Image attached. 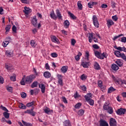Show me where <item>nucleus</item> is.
<instances>
[{"label":"nucleus","mask_w":126,"mask_h":126,"mask_svg":"<svg viewBox=\"0 0 126 126\" xmlns=\"http://www.w3.org/2000/svg\"><path fill=\"white\" fill-rule=\"evenodd\" d=\"M117 83L120 84V85H123V84H126V81L122 80V79L119 78L118 81H117Z\"/></svg>","instance_id":"a878e982"},{"label":"nucleus","mask_w":126,"mask_h":126,"mask_svg":"<svg viewBox=\"0 0 126 126\" xmlns=\"http://www.w3.org/2000/svg\"><path fill=\"white\" fill-rule=\"evenodd\" d=\"M94 37H95L94 36V33L92 32L90 33L89 36V42H90V43H92V41H93V38H94Z\"/></svg>","instance_id":"2eb2a0df"},{"label":"nucleus","mask_w":126,"mask_h":126,"mask_svg":"<svg viewBox=\"0 0 126 126\" xmlns=\"http://www.w3.org/2000/svg\"><path fill=\"white\" fill-rule=\"evenodd\" d=\"M126 112V109H124L122 108H121L120 109H119L116 113L117 115H119L120 116H122V115H125V113Z\"/></svg>","instance_id":"20e7f679"},{"label":"nucleus","mask_w":126,"mask_h":126,"mask_svg":"<svg viewBox=\"0 0 126 126\" xmlns=\"http://www.w3.org/2000/svg\"><path fill=\"white\" fill-rule=\"evenodd\" d=\"M114 54L116 57H118V58H121V56H122V54L121 53V52L119 51H115L114 52Z\"/></svg>","instance_id":"f704fd0d"},{"label":"nucleus","mask_w":126,"mask_h":126,"mask_svg":"<svg viewBox=\"0 0 126 126\" xmlns=\"http://www.w3.org/2000/svg\"><path fill=\"white\" fill-rule=\"evenodd\" d=\"M109 114H113V108L112 107H110L109 109L107 110Z\"/></svg>","instance_id":"6e6d98bb"},{"label":"nucleus","mask_w":126,"mask_h":126,"mask_svg":"<svg viewBox=\"0 0 126 126\" xmlns=\"http://www.w3.org/2000/svg\"><path fill=\"white\" fill-rule=\"evenodd\" d=\"M50 16L52 19H54V20H57L58 19V17L56 16V14L53 12L50 14Z\"/></svg>","instance_id":"c756f323"},{"label":"nucleus","mask_w":126,"mask_h":126,"mask_svg":"<svg viewBox=\"0 0 126 126\" xmlns=\"http://www.w3.org/2000/svg\"><path fill=\"white\" fill-rule=\"evenodd\" d=\"M19 108H20V109H22L23 110H26V105H24L22 103H20V105H19Z\"/></svg>","instance_id":"2f4dec72"},{"label":"nucleus","mask_w":126,"mask_h":126,"mask_svg":"<svg viewBox=\"0 0 126 126\" xmlns=\"http://www.w3.org/2000/svg\"><path fill=\"white\" fill-rule=\"evenodd\" d=\"M44 111L46 114L49 115V113H50V112H51V110H50V108H47L46 109H44Z\"/></svg>","instance_id":"603ef678"},{"label":"nucleus","mask_w":126,"mask_h":126,"mask_svg":"<svg viewBox=\"0 0 126 126\" xmlns=\"http://www.w3.org/2000/svg\"><path fill=\"white\" fill-rule=\"evenodd\" d=\"M9 115L10 114L8 113V112L5 111L3 113V116L5 119H9Z\"/></svg>","instance_id":"cd10ccee"},{"label":"nucleus","mask_w":126,"mask_h":126,"mask_svg":"<svg viewBox=\"0 0 126 126\" xmlns=\"http://www.w3.org/2000/svg\"><path fill=\"white\" fill-rule=\"evenodd\" d=\"M10 28H11V25H6V27H5V34H8V32H9L10 30Z\"/></svg>","instance_id":"f3484780"},{"label":"nucleus","mask_w":126,"mask_h":126,"mask_svg":"<svg viewBox=\"0 0 126 126\" xmlns=\"http://www.w3.org/2000/svg\"><path fill=\"white\" fill-rule=\"evenodd\" d=\"M112 19H113V20H114V21H117V20L118 19V16H117V15L113 16Z\"/></svg>","instance_id":"bf43d9fd"},{"label":"nucleus","mask_w":126,"mask_h":126,"mask_svg":"<svg viewBox=\"0 0 126 126\" xmlns=\"http://www.w3.org/2000/svg\"><path fill=\"white\" fill-rule=\"evenodd\" d=\"M96 4H97V2L91 1L88 3V5L90 8H92V6H94Z\"/></svg>","instance_id":"4be33fe9"},{"label":"nucleus","mask_w":126,"mask_h":126,"mask_svg":"<svg viewBox=\"0 0 126 126\" xmlns=\"http://www.w3.org/2000/svg\"><path fill=\"white\" fill-rule=\"evenodd\" d=\"M74 97L75 98H79V97H80V95L78 94V93L76 92V94L74 95Z\"/></svg>","instance_id":"680f3d73"},{"label":"nucleus","mask_w":126,"mask_h":126,"mask_svg":"<svg viewBox=\"0 0 126 126\" xmlns=\"http://www.w3.org/2000/svg\"><path fill=\"white\" fill-rule=\"evenodd\" d=\"M21 85H25V81L24 78H22L21 81Z\"/></svg>","instance_id":"774afa93"},{"label":"nucleus","mask_w":126,"mask_h":126,"mask_svg":"<svg viewBox=\"0 0 126 126\" xmlns=\"http://www.w3.org/2000/svg\"><path fill=\"white\" fill-rule=\"evenodd\" d=\"M82 55L81 52H79L78 54L75 57V59L77 62H78L80 60V57Z\"/></svg>","instance_id":"c85d7f7f"},{"label":"nucleus","mask_w":126,"mask_h":126,"mask_svg":"<svg viewBox=\"0 0 126 126\" xmlns=\"http://www.w3.org/2000/svg\"><path fill=\"white\" fill-rule=\"evenodd\" d=\"M88 102V103H89V104H90V105H91V106H93L94 105V100L92 99H91Z\"/></svg>","instance_id":"09e8293b"},{"label":"nucleus","mask_w":126,"mask_h":126,"mask_svg":"<svg viewBox=\"0 0 126 126\" xmlns=\"http://www.w3.org/2000/svg\"><path fill=\"white\" fill-rule=\"evenodd\" d=\"M63 125L64 126H71V124L69 120H67L63 122Z\"/></svg>","instance_id":"bb28decb"},{"label":"nucleus","mask_w":126,"mask_h":126,"mask_svg":"<svg viewBox=\"0 0 126 126\" xmlns=\"http://www.w3.org/2000/svg\"><path fill=\"white\" fill-rule=\"evenodd\" d=\"M93 47L94 48V49H95L96 50H98V49H99L100 48V47L99 46H98V45H97V44L93 45Z\"/></svg>","instance_id":"13d9d810"},{"label":"nucleus","mask_w":126,"mask_h":126,"mask_svg":"<svg viewBox=\"0 0 126 126\" xmlns=\"http://www.w3.org/2000/svg\"><path fill=\"white\" fill-rule=\"evenodd\" d=\"M36 78V75H30L29 76H27L26 78V82L28 84H30V83H32V81H33V79Z\"/></svg>","instance_id":"f257e3e1"},{"label":"nucleus","mask_w":126,"mask_h":126,"mask_svg":"<svg viewBox=\"0 0 126 126\" xmlns=\"http://www.w3.org/2000/svg\"><path fill=\"white\" fill-rule=\"evenodd\" d=\"M75 43H76V40H75V39H71V45L72 46H74V45H75Z\"/></svg>","instance_id":"052dcab7"},{"label":"nucleus","mask_w":126,"mask_h":126,"mask_svg":"<svg viewBox=\"0 0 126 126\" xmlns=\"http://www.w3.org/2000/svg\"><path fill=\"white\" fill-rule=\"evenodd\" d=\"M110 126H117V121L114 118H111L109 121Z\"/></svg>","instance_id":"423d86ee"},{"label":"nucleus","mask_w":126,"mask_h":126,"mask_svg":"<svg viewBox=\"0 0 126 126\" xmlns=\"http://www.w3.org/2000/svg\"><path fill=\"white\" fill-rule=\"evenodd\" d=\"M114 49H116V50H118V51H122V47H117V45L114 46Z\"/></svg>","instance_id":"338daca9"},{"label":"nucleus","mask_w":126,"mask_h":126,"mask_svg":"<svg viewBox=\"0 0 126 126\" xmlns=\"http://www.w3.org/2000/svg\"><path fill=\"white\" fill-rule=\"evenodd\" d=\"M62 99L63 103H65V104H67V100H66V98L64 96L62 97Z\"/></svg>","instance_id":"e2e57ef3"},{"label":"nucleus","mask_w":126,"mask_h":126,"mask_svg":"<svg viewBox=\"0 0 126 126\" xmlns=\"http://www.w3.org/2000/svg\"><path fill=\"white\" fill-rule=\"evenodd\" d=\"M10 79L11 81H16V75L15 74H13L12 76L10 77Z\"/></svg>","instance_id":"473e14b6"},{"label":"nucleus","mask_w":126,"mask_h":126,"mask_svg":"<svg viewBox=\"0 0 126 126\" xmlns=\"http://www.w3.org/2000/svg\"><path fill=\"white\" fill-rule=\"evenodd\" d=\"M107 24L108 28H110V27H111V26H112V25H114V24H115V23H114L113 22V20H108L107 21Z\"/></svg>","instance_id":"aec40b11"},{"label":"nucleus","mask_w":126,"mask_h":126,"mask_svg":"<svg viewBox=\"0 0 126 126\" xmlns=\"http://www.w3.org/2000/svg\"><path fill=\"white\" fill-rule=\"evenodd\" d=\"M81 105H82V104H81V103L78 102L75 105V109H79V108H80V107H81Z\"/></svg>","instance_id":"37998d69"},{"label":"nucleus","mask_w":126,"mask_h":126,"mask_svg":"<svg viewBox=\"0 0 126 126\" xmlns=\"http://www.w3.org/2000/svg\"><path fill=\"white\" fill-rule=\"evenodd\" d=\"M5 55L9 58H11L12 57V53H11L9 50L6 51Z\"/></svg>","instance_id":"72a5a7b5"},{"label":"nucleus","mask_w":126,"mask_h":126,"mask_svg":"<svg viewBox=\"0 0 126 126\" xmlns=\"http://www.w3.org/2000/svg\"><path fill=\"white\" fill-rule=\"evenodd\" d=\"M99 126H109V124L106 121L101 119L100 120Z\"/></svg>","instance_id":"6e6552de"},{"label":"nucleus","mask_w":126,"mask_h":126,"mask_svg":"<svg viewBox=\"0 0 126 126\" xmlns=\"http://www.w3.org/2000/svg\"><path fill=\"white\" fill-rule=\"evenodd\" d=\"M0 109L3 111H5V112H9L8 110H7V109H6L5 107H4L2 105H1Z\"/></svg>","instance_id":"864d4df0"},{"label":"nucleus","mask_w":126,"mask_h":126,"mask_svg":"<svg viewBox=\"0 0 126 126\" xmlns=\"http://www.w3.org/2000/svg\"><path fill=\"white\" fill-rule=\"evenodd\" d=\"M23 12L26 15V16L29 14H30L32 12V10L27 6L24 7V10H23Z\"/></svg>","instance_id":"39448f33"},{"label":"nucleus","mask_w":126,"mask_h":126,"mask_svg":"<svg viewBox=\"0 0 126 126\" xmlns=\"http://www.w3.org/2000/svg\"><path fill=\"white\" fill-rule=\"evenodd\" d=\"M36 16H33V18L32 19L31 22L32 24V25H33V26L34 27H37V18H36Z\"/></svg>","instance_id":"0eeeda50"},{"label":"nucleus","mask_w":126,"mask_h":126,"mask_svg":"<svg viewBox=\"0 0 126 126\" xmlns=\"http://www.w3.org/2000/svg\"><path fill=\"white\" fill-rule=\"evenodd\" d=\"M68 69V66H63L61 68V71L63 73H65L66 71H67V69Z\"/></svg>","instance_id":"6ab92c4d"},{"label":"nucleus","mask_w":126,"mask_h":126,"mask_svg":"<svg viewBox=\"0 0 126 126\" xmlns=\"http://www.w3.org/2000/svg\"><path fill=\"white\" fill-rule=\"evenodd\" d=\"M6 89L8 92H10V93H12L13 91V88L12 87H8L6 88Z\"/></svg>","instance_id":"49530a36"},{"label":"nucleus","mask_w":126,"mask_h":126,"mask_svg":"<svg viewBox=\"0 0 126 126\" xmlns=\"http://www.w3.org/2000/svg\"><path fill=\"white\" fill-rule=\"evenodd\" d=\"M35 104V101H32L31 102H29L27 104L26 106L27 107H31L32 106H33Z\"/></svg>","instance_id":"79ce46f5"},{"label":"nucleus","mask_w":126,"mask_h":126,"mask_svg":"<svg viewBox=\"0 0 126 126\" xmlns=\"http://www.w3.org/2000/svg\"><path fill=\"white\" fill-rule=\"evenodd\" d=\"M114 91H116V89L114 88V87H111L108 90V93H112V92H114Z\"/></svg>","instance_id":"c9c22d12"},{"label":"nucleus","mask_w":126,"mask_h":126,"mask_svg":"<svg viewBox=\"0 0 126 126\" xmlns=\"http://www.w3.org/2000/svg\"><path fill=\"white\" fill-rule=\"evenodd\" d=\"M25 113H26V114H29L30 115H31V116H32V117H35V116H36V112L31 111L30 109H28Z\"/></svg>","instance_id":"f8f14e48"},{"label":"nucleus","mask_w":126,"mask_h":126,"mask_svg":"<svg viewBox=\"0 0 126 126\" xmlns=\"http://www.w3.org/2000/svg\"><path fill=\"white\" fill-rule=\"evenodd\" d=\"M116 63L118 64L120 67L124 66V63H123V60L118 59L115 62Z\"/></svg>","instance_id":"9d476101"},{"label":"nucleus","mask_w":126,"mask_h":126,"mask_svg":"<svg viewBox=\"0 0 126 126\" xmlns=\"http://www.w3.org/2000/svg\"><path fill=\"white\" fill-rule=\"evenodd\" d=\"M86 78H87V76L85 75V74H83L81 75V79H82V80H85Z\"/></svg>","instance_id":"5fc2aeb1"},{"label":"nucleus","mask_w":126,"mask_h":126,"mask_svg":"<svg viewBox=\"0 0 126 126\" xmlns=\"http://www.w3.org/2000/svg\"><path fill=\"white\" fill-rule=\"evenodd\" d=\"M58 83L61 85V86H63V77L62 75H58Z\"/></svg>","instance_id":"9b49d317"},{"label":"nucleus","mask_w":126,"mask_h":126,"mask_svg":"<svg viewBox=\"0 0 126 126\" xmlns=\"http://www.w3.org/2000/svg\"><path fill=\"white\" fill-rule=\"evenodd\" d=\"M43 75L45 78H50L51 77V73L49 71H46L44 73Z\"/></svg>","instance_id":"5701e85b"},{"label":"nucleus","mask_w":126,"mask_h":126,"mask_svg":"<svg viewBox=\"0 0 126 126\" xmlns=\"http://www.w3.org/2000/svg\"><path fill=\"white\" fill-rule=\"evenodd\" d=\"M93 20L94 22V25L96 28H99V22L98 21V18L96 15H94L93 17Z\"/></svg>","instance_id":"7ed1b4c3"},{"label":"nucleus","mask_w":126,"mask_h":126,"mask_svg":"<svg viewBox=\"0 0 126 126\" xmlns=\"http://www.w3.org/2000/svg\"><path fill=\"white\" fill-rule=\"evenodd\" d=\"M31 45L32 47V48H35L37 44H36V42H35V41L32 40L31 41Z\"/></svg>","instance_id":"ea45409f"},{"label":"nucleus","mask_w":126,"mask_h":126,"mask_svg":"<svg viewBox=\"0 0 126 126\" xmlns=\"http://www.w3.org/2000/svg\"><path fill=\"white\" fill-rule=\"evenodd\" d=\"M10 41V37H6V39H5V43H6V45H8V44H9V41Z\"/></svg>","instance_id":"8fccbe9b"},{"label":"nucleus","mask_w":126,"mask_h":126,"mask_svg":"<svg viewBox=\"0 0 126 126\" xmlns=\"http://www.w3.org/2000/svg\"><path fill=\"white\" fill-rule=\"evenodd\" d=\"M121 42L123 43H126V37L125 36H123L121 38Z\"/></svg>","instance_id":"0e129e2a"},{"label":"nucleus","mask_w":126,"mask_h":126,"mask_svg":"<svg viewBox=\"0 0 126 126\" xmlns=\"http://www.w3.org/2000/svg\"><path fill=\"white\" fill-rule=\"evenodd\" d=\"M21 96L22 98H23V99H25V98H26V96H27V94H26V93L22 92L21 93Z\"/></svg>","instance_id":"c03bdc74"},{"label":"nucleus","mask_w":126,"mask_h":126,"mask_svg":"<svg viewBox=\"0 0 126 126\" xmlns=\"http://www.w3.org/2000/svg\"><path fill=\"white\" fill-rule=\"evenodd\" d=\"M64 26L65 28H68L69 27V22L68 20H65L64 22Z\"/></svg>","instance_id":"e433bc0d"},{"label":"nucleus","mask_w":126,"mask_h":126,"mask_svg":"<svg viewBox=\"0 0 126 126\" xmlns=\"http://www.w3.org/2000/svg\"><path fill=\"white\" fill-rule=\"evenodd\" d=\"M120 58H122L123 60H124V61L126 62V56L125 54L122 53L121 56H120Z\"/></svg>","instance_id":"de8ad7c7"},{"label":"nucleus","mask_w":126,"mask_h":126,"mask_svg":"<svg viewBox=\"0 0 126 126\" xmlns=\"http://www.w3.org/2000/svg\"><path fill=\"white\" fill-rule=\"evenodd\" d=\"M94 69H96V70H100V69H101V67H100V65L97 62L94 63Z\"/></svg>","instance_id":"393cba45"},{"label":"nucleus","mask_w":126,"mask_h":126,"mask_svg":"<svg viewBox=\"0 0 126 126\" xmlns=\"http://www.w3.org/2000/svg\"><path fill=\"white\" fill-rule=\"evenodd\" d=\"M97 84L98 86H99V87H100V88H102V87H103V82H102V81H98Z\"/></svg>","instance_id":"a18cd8bd"},{"label":"nucleus","mask_w":126,"mask_h":126,"mask_svg":"<svg viewBox=\"0 0 126 126\" xmlns=\"http://www.w3.org/2000/svg\"><path fill=\"white\" fill-rule=\"evenodd\" d=\"M51 56L52 58H57V57H58V54L56 53H53L51 54Z\"/></svg>","instance_id":"4d7b16f0"},{"label":"nucleus","mask_w":126,"mask_h":126,"mask_svg":"<svg viewBox=\"0 0 126 126\" xmlns=\"http://www.w3.org/2000/svg\"><path fill=\"white\" fill-rule=\"evenodd\" d=\"M39 87L41 89L42 93H45V91L46 90V87H45V85L43 84H40L39 85Z\"/></svg>","instance_id":"ddd939ff"},{"label":"nucleus","mask_w":126,"mask_h":126,"mask_svg":"<svg viewBox=\"0 0 126 126\" xmlns=\"http://www.w3.org/2000/svg\"><path fill=\"white\" fill-rule=\"evenodd\" d=\"M84 114V110L82 109H80L78 112V114L79 115V116H83Z\"/></svg>","instance_id":"a19ab883"},{"label":"nucleus","mask_w":126,"mask_h":126,"mask_svg":"<svg viewBox=\"0 0 126 126\" xmlns=\"http://www.w3.org/2000/svg\"><path fill=\"white\" fill-rule=\"evenodd\" d=\"M94 55L95 57L98 58V59H100V60H104V58H107V56H106V54H105V53H103L101 54V53L97 51L94 52Z\"/></svg>","instance_id":"f03ea898"},{"label":"nucleus","mask_w":126,"mask_h":126,"mask_svg":"<svg viewBox=\"0 0 126 126\" xmlns=\"http://www.w3.org/2000/svg\"><path fill=\"white\" fill-rule=\"evenodd\" d=\"M23 125L25 126H33V125L31 123H27V122H26L25 121L22 120V121Z\"/></svg>","instance_id":"58836bf2"},{"label":"nucleus","mask_w":126,"mask_h":126,"mask_svg":"<svg viewBox=\"0 0 126 126\" xmlns=\"http://www.w3.org/2000/svg\"><path fill=\"white\" fill-rule=\"evenodd\" d=\"M85 99H86V101L88 102L89 100H91V99L90 98V97L88 96V95H85L84 96Z\"/></svg>","instance_id":"69168bd1"},{"label":"nucleus","mask_w":126,"mask_h":126,"mask_svg":"<svg viewBox=\"0 0 126 126\" xmlns=\"http://www.w3.org/2000/svg\"><path fill=\"white\" fill-rule=\"evenodd\" d=\"M110 107H111V105H110V102H105L104 104L103 109L104 110H105V111H107L108 109H109Z\"/></svg>","instance_id":"1a4fd4ad"},{"label":"nucleus","mask_w":126,"mask_h":126,"mask_svg":"<svg viewBox=\"0 0 126 126\" xmlns=\"http://www.w3.org/2000/svg\"><path fill=\"white\" fill-rule=\"evenodd\" d=\"M111 68L112 69H113V70H115L116 71L118 70V69H119V66H118V65L113 63L111 65Z\"/></svg>","instance_id":"412c9836"},{"label":"nucleus","mask_w":126,"mask_h":126,"mask_svg":"<svg viewBox=\"0 0 126 126\" xmlns=\"http://www.w3.org/2000/svg\"><path fill=\"white\" fill-rule=\"evenodd\" d=\"M12 31L14 32V33H16V31L17 30V28L15 26V25H13L12 27Z\"/></svg>","instance_id":"3c124183"},{"label":"nucleus","mask_w":126,"mask_h":126,"mask_svg":"<svg viewBox=\"0 0 126 126\" xmlns=\"http://www.w3.org/2000/svg\"><path fill=\"white\" fill-rule=\"evenodd\" d=\"M68 14L69 15L71 19H73L74 20H76V16H75L72 13L70 12V11L68 12Z\"/></svg>","instance_id":"b1692460"},{"label":"nucleus","mask_w":126,"mask_h":126,"mask_svg":"<svg viewBox=\"0 0 126 126\" xmlns=\"http://www.w3.org/2000/svg\"><path fill=\"white\" fill-rule=\"evenodd\" d=\"M89 63L90 62H82L81 65L85 68H88V66H89Z\"/></svg>","instance_id":"a211bd4d"},{"label":"nucleus","mask_w":126,"mask_h":126,"mask_svg":"<svg viewBox=\"0 0 126 126\" xmlns=\"http://www.w3.org/2000/svg\"><path fill=\"white\" fill-rule=\"evenodd\" d=\"M56 11L57 15V18L60 20L63 19V16H62V14H61V12H60V10L57 9Z\"/></svg>","instance_id":"4468645a"},{"label":"nucleus","mask_w":126,"mask_h":126,"mask_svg":"<svg viewBox=\"0 0 126 126\" xmlns=\"http://www.w3.org/2000/svg\"><path fill=\"white\" fill-rule=\"evenodd\" d=\"M31 87L32 88H35V87H38V82L37 81L33 82L31 85Z\"/></svg>","instance_id":"7c9ffc66"},{"label":"nucleus","mask_w":126,"mask_h":126,"mask_svg":"<svg viewBox=\"0 0 126 126\" xmlns=\"http://www.w3.org/2000/svg\"><path fill=\"white\" fill-rule=\"evenodd\" d=\"M51 40L52 42H54V43H57V44H59V43H60V42L59 41V39H58V38H57V37H56V36L55 35H53L51 37Z\"/></svg>","instance_id":"dca6fc26"},{"label":"nucleus","mask_w":126,"mask_h":126,"mask_svg":"<svg viewBox=\"0 0 126 126\" xmlns=\"http://www.w3.org/2000/svg\"><path fill=\"white\" fill-rule=\"evenodd\" d=\"M77 5L80 10H82V4H81V1H78Z\"/></svg>","instance_id":"4c0bfd02"}]
</instances>
